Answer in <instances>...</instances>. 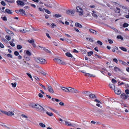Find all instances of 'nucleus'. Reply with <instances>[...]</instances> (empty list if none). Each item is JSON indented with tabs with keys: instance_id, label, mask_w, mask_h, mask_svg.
I'll return each mask as SVG.
<instances>
[{
	"instance_id": "nucleus-1",
	"label": "nucleus",
	"mask_w": 129,
	"mask_h": 129,
	"mask_svg": "<svg viewBox=\"0 0 129 129\" xmlns=\"http://www.w3.org/2000/svg\"><path fill=\"white\" fill-rule=\"evenodd\" d=\"M0 111L5 114L10 116H11L14 114L13 113L14 111H13V112L9 111L8 112H7L5 111H4L0 110Z\"/></svg>"
},
{
	"instance_id": "nucleus-2",
	"label": "nucleus",
	"mask_w": 129,
	"mask_h": 129,
	"mask_svg": "<svg viewBox=\"0 0 129 129\" xmlns=\"http://www.w3.org/2000/svg\"><path fill=\"white\" fill-rule=\"evenodd\" d=\"M37 111H39L40 112H44L45 110L41 106L38 104H37V106H35V108Z\"/></svg>"
},
{
	"instance_id": "nucleus-3",
	"label": "nucleus",
	"mask_w": 129,
	"mask_h": 129,
	"mask_svg": "<svg viewBox=\"0 0 129 129\" xmlns=\"http://www.w3.org/2000/svg\"><path fill=\"white\" fill-rule=\"evenodd\" d=\"M35 60L38 63L41 64H44L46 63V61L45 59L41 58H37Z\"/></svg>"
},
{
	"instance_id": "nucleus-4",
	"label": "nucleus",
	"mask_w": 129,
	"mask_h": 129,
	"mask_svg": "<svg viewBox=\"0 0 129 129\" xmlns=\"http://www.w3.org/2000/svg\"><path fill=\"white\" fill-rule=\"evenodd\" d=\"M121 98L123 100H125L127 99L129 100V96L127 95L125 93H123L121 94L120 95Z\"/></svg>"
},
{
	"instance_id": "nucleus-5",
	"label": "nucleus",
	"mask_w": 129,
	"mask_h": 129,
	"mask_svg": "<svg viewBox=\"0 0 129 129\" xmlns=\"http://www.w3.org/2000/svg\"><path fill=\"white\" fill-rule=\"evenodd\" d=\"M47 88L49 92L51 93H54V91L53 89L51 86L48 85H47Z\"/></svg>"
},
{
	"instance_id": "nucleus-6",
	"label": "nucleus",
	"mask_w": 129,
	"mask_h": 129,
	"mask_svg": "<svg viewBox=\"0 0 129 129\" xmlns=\"http://www.w3.org/2000/svg\"><path fill=\"white\" fill-rule=\"evenodd\" d=\"M94 110L95 112H98L100 114H103L104 112L103 110H101L95 106L94 107Z\"/></svg>"
},
{
	"instance_id": "nucleus-7",
	"label": "nucleus",
	"mask_w": 129,
	"mask_h": 129,
	"mask_svg": "<svg viewBox=\"0 0 129 129\" xmlns=\"http://www.w3.org/2000/svg\"><path fill=\"white\" fill-rule=\"evenodd\" d=\"M114 92L115 93L118 95H119L121 93V90L119 88L118 89L117 88L114 89Z\"/></svg>"
},
{
	"instance_id": "nucleus-8",
	"label": "nucleus",
	"mask_w": 129,
	"mask_h": 129,
	"mask_svg": "<svg viewBox=\"0 0 129 129\" xmlns=\"http://www.w3.org/2000/svg\"><path fill=\"white\" fill-rule=\"evenodd\" d=\"M17 3V4L18 5H20L22 6H23L24 4L22 1H18L16 2Z\"/></svg>"
},
{
	"instance_id": "nucleus-9",
	"label": "nucleus",
	"mask_w": 129,
	"mask_h": 129,
	"mask_svg": "<svg viewBox=\"0 0 129 129\" xmlns=\"http://www.w3.org/2000/svg\"><path fill=\"white\" fill-rule=\"evenodd\" d=\"M5 30L7 33L11 35H14L13 33L8 29L5 28Z\"/></svg>"
},
{
	"instance_id": "nucleus-10",
	"label": "nucleus",
	"mask_w": 129,
	"mask_h": 129,
	"mask_svg": "<svg viewBox=\"0 0 129 129\" xmlns=\"http://www.w3.org/2000/svg\"><path fill=\"white\" fill-rule=\"evenodd\" d=\"M67 13L70 15H71L72 14H74V12L73 11L67 10L66 11Z\"/></svg>"
},
{
	"instance_id": "nucleus-11",
	"label": "nucleus",
	"mask_w": 129,
	"mask_h": 129,
	"mask_svg": "<svg viewBox=\"0 0 129 129\" xmlns=\"http://www.w3.org/2000/svg\"><path fill=\"white\" fill-rule=\"evenodd\" d=\"M120 9L119 8L116 7V9H114V11L115 13H119L120 12Z\"/></svg>"
},
{
	"instance_id": "nucleus-12",
	"label": "nucleus",
	"mask_w": 129,
	"mask_h": 129,
	"mask_svg": "<svg viewBox=\"0 0 129 129\" xmlns=\"http://www.w3.org/2000/svg\"><path fill=\"white\" fill-rule=\"evenodd\" d=\"M75 25L76 27H78L79 28H82V25L78 23H76L75 24Z\"/></svg>"
},
{
	"instance_id": "nucleus-13",
	"label": "nucleus",
	"mask_w": 129,
	"mask_h": 129,
	"mask_svg": "<svg viewBox=\"0 0 129 129\" xmlns=\"http://www.w3.org/2000/svg\"><path fill=\"white\" fill-rule=\"evenodd\" d=\"M54 61L56 63L59 64L60 63V60L57 58H55L53 59Z\"/></svg>"
},
{
	"instance_id": "nucleus-14",
	"label": "nucleus",
	"mask_w": 129,
	"mask_h": 129,
	"mask_svg": "<svg viewBox=\"0 0 129 129\" xmlns=\"http://www.w3.org/2000/svg\"><path fill=\"white\" fill-rule=\"evenodd\" d=\"M82 94H86L88 95L89 94H90V92L88 91H82L81 92Z\"/></svg>"
},
{
	"instance_id": "nucleus-15",
	"label": "nucleus",
	"mask_w": 129,
	"mask_h": 129,
	"mask_svg": "<svg viewBox=\"0 0 129 129\" xmlns=\"http://www.w3.org/2000/svg\"><path fill=\"white\" fill-rule=\"evenodd\" d=\"M80 11H83V9L79 6H77L76 7V11L79 12Z\"/></svg>"
},
{
	"instance_id": "nucleus-16",
	"label": "nucleus",
	"mask_w": 129,
	"mask_h": 129,
	"mask_svg": "<svg viewBox=\"0 0 129 129\" xmlns=\"http://www.w3.org/2000/svg\"><path fill=\"white\" fill-rule=\"evenodd\" d=\"M61 88L64 91L66 92H69V88H66L63 87H61Z\"/></svg>"
},
{
	"instance_id": "nucleus-17",
	"label": "nucleus",
	"mask_w": 129,
	"mask_h": 129,
	"mask_svg": "<svg viewBox=\"0 0 129 129\" xmlns=\"http://www.w3.org/2000/svg\"><path fill=\"white\" fill-rule=\"evenodd\" d=\"M89 96L92 99H94V98H97L95 96V95L93 94H92V93L90 94Z\"/></svg>"
},
{
	"instance_id": "nucleus-18",
	"label": "nucleus",
	"mask_w": 129,
	"mask_h": 129,
	"mask_svg": "<svg viewBox=\"0 0 129 129\" xmlns=\"http://www.w3.org/2000/svg\"><path fill=\"white\" fill-rule=\"evenodd\" d=\"M68 88H69V92H71L74 93L75 92L74 91L75 90V89L70 87H68Z\"/></svg>"
},
{
	"instance_id": "nucleus-19",
	"label": "nucleus",
	"mask_w": 129,
	"mask_h": 129,
	"mask_svg": "<svg viewBox=\"0 0 129 129\" xmlns=\"http://www.w3.org/2000/svg\"><path fill=\"white\" fill-rule=\"evenodd\" d=\"M89 31L93 34H96V32L95 30L92 29H90L89 30Z\"/></svg>"
},
{
	"instance_id": "nucleus-20",
	"label": "nucleus",
	"mask_w": 129,
	"mask_h": 129,
	"mask_svg": "<svg viewBox=\"0 0 129 129\" xmlns=\"http://www.w3.org/2000/svg\"><path fill=\"white\" fill-rule=\"evenodd\" d=\"M66 56H67L68 57H73V55L70 53L69 52H67L66 53Z\"/></svg>"
},
{
	"instance_id": "nucleus-21",
	"label": "nucleus",
	"mask_w": 129,
	"mask_h": 129,
	"mask_svg": "<svg viewBox=\"0 0 129 129\" xmlns=\"http://www.w3.org/2000/svg\"><path fill=\"white\" fill-rule=\"evenodd\" d=\"M114 70L116 72H117L118 71H121L120 69L116 67H115L114 68Z\"/></svg>"
},
{
	"instance_id": "nucleus-22",
	"label": "nucleus",
	"mask_w": 129,
	"mask_h": 129,
	"mask_svg": "<svg viewBox=\"0 0 129 129\" xmlns=\"http://www.w3.org/2000/svg\"><path fill=\"white\" fill-rule=\"evenodd\" d=\"M5 12L8 14H11L13 13L10 10L8 9H6Z\"/></svg>"
},
{
	"instance_id": "nucleus-23",
	"label": "nucleus",
	"mask_w": 129,
	"mask_h": 129,
	"mask_svg": "<svg viewBox=\"0 0 129 129\" xmlns=\"http://www.w3.org/2000/svg\"><path fill=\"white\" fill-rule=\"evenodd\" d=\"M44 5L45 6L48 7L49 8H51L52 7V5L51 4H45Z\"/></svg>"
},
{
	"instance_id": "nucleus-24",
	"label": "nucleus",
	"mask_w": 129,
	"mask_h": 129,
	"mask_svg": "<svg viewBox=\"0 0 129 129\" xmlns=\"http://www.w3.org/2000/svg\"><path fill=\"white\" fill-rule=\"evenodd\" d=\"M19 11L20 12V14H24L25 15V11L23 10V9H20L19 10Z\"/></svg>"
},
{
	"instance_id": "nucleus-25",
	"label": "nucleus",
	"mask_w": 129,
	"mask_h": 129,
	"mask_svg": "<svg viewBox=\"0 0 129 129\" xmlns=\"http://www.w3.org/2000/svg\"><path fill=\"white\" fill-rule=\"evenodd\" d=\"M66 124L68 126H72V124L69 122L67 121H65Z\"/></svg>"
},
{
	"instance_id": "nucleus-26",
	"label": "nucleus",
	"mask_w": 129,
	"mask_h": 129,
	"mask_svg": "<svg viewBox=\"0 0 129 129\" xmlns=\"http://www.w3.org/2000/svg\"><path fill=\"white\" fill-rule=\"evenodd\" d=\"M93 54V52L91 51H90L89 52H87L88 55L89 56H91V55H92Z\"/></svg>"
},
{
	"instance_id": "nucleus-27",
	"label": "nucleus",
	"mask_w": 129,
	"mask_h": 129,
	"mask_svg": "<svg viewBox=\"0 0 129 129\" xmlns=\"http://www.w3.org/2000/svg\"><path fill=\"white\" fill-rule=\"evenodd\" d=\"M119 48L124 51L126 52L127 51V49L125 47H119Z\"/></svg>"
},
{
	"instance_id": "nucleus-28",
	"label": "nucleus",
	"mask_w": 129,
	"mask_h": 129,
	"mask_svg": "<svg viewBox=\"0 0 129 129\" xmlns=\"http://www.w3.org/2000/svg\"><path fill=\"white\" fill-rule=\"evenodd\" d=\"M53 16L54 17H55L56 18H59L61 17V15L59 14H55L53 15Z\"/></svg>"
},
{
	"instance_id": "nucleus-29",
	"label": "nucleus",
	"mask_w": 129,
	"mask_h": 129,
	"mask_svg": "<svg viewBox=\"0 0 129 129\" xmlns=\"http://www.w3.org/2000/svg\"><path fill=\"white\" fill-rule=\"evenodd\" d=\"M37 106V104H34L31 103L30 106L32 108H35V106Z\"/></svg>"
},
{
	"instance_id": "nucleus-30",
	"label": "nucleus",
	"mask_w": 129,
	"mask_h": 129,
	"mask_svg": "<svg viewBox=\"0 0 129 129\" xmlns=\"http://www.w3.org/2000/svg\"><path fill=\"white\" fill-rule=\"evenodd\" d=\"M129 25V24L127 23H125L123 24V26L124 27H127Z\"/></svg>"
},
{
	"instance_id": "nucleus-31",
	"label": "nucleus",
	"mask_w": 129,
	"mask_h": 129,
	"mask_svg": "<svg viewBox=\"0 0 129 129\" xmlns=\"http://www.w3.org/2000/svg\"><path fill=\"white\" fill-rule=\"evenodd\" d=\"M10 45L12 47H14L15 46V44L12 41H10L9 42Z\"/></svg>"
},
{
	"instance_id": "nucleus-32",
	"label": "nucleus",
	"mask_w": 129,
	"mask_h": 129,
	"mask_svg": "<svg viewBox=\"0 0 129 129\" xmlns=\"http://www.w3.org/2000/svg\"><path fill=\"white\" fill-rule=\"evenodd\" d=\"M46 113L48 115L50 116H52L53 115V114L52 113L49 112H47Z\"/></svg>"
},
{
	"instance_id": "nucleus-33",
	"label": "nucleus",
	"mask_w": 129,
	"mask_h": 129,
	"mask_svg": "<svg viewBox=\"0 0 129 129\" xmlns=\"http://www.w3.org/2000/svg\"><path fill=\"white\" fill-rule=\"evenodd\" d=\"M120 78L121 80L124 81H127L128 80V79L127 78L122 77H121Z\"/></svg>"
},
{
	"instance_id": "nucleus-34",
	"label": "nucleus",
	"mask_w": 129,
	"mask_h": 129,
	"mask_svg": "<svg viewBox=\"0 0 129 129\" xmlns=\"http://www.w3.org/2000/svg\"><path fill=\"white\" fill-rule=\"evenodd\" d=\"M5 38L7 40H10L11 39V37L7 35L5 36Z\"/></svg>"
},
{
	"instance_id": "nucleus-35",
	"label": "nucleus",
	"mask_w": 129,
	"mask_h": 129,
	"mask_svg": "<svg viewBox=\"0 0 129 129\" xmlns=\"http://www.w3.org/2000/svg\"><path fill=\"white\" fill-rule=\"evenodd\" d=\"M117 38L118 39H120L122 40H123V37L121 35H118L117 36Z\"/></svg>"
},
{
	"instance_id": "nucleus-36",
	"label": "nucleus",
	"mask_w": 129,
	"mask_h": 129,
	"mask_svg": "<svg viewBox=\"0 0 129 129\" xmlns=\"http://www.w3.org/2000/svg\"><path fill=\"white\" fill-rule=\"evenodd\" d=\"M26 54L28 56H30L31 55V53L29 52V50H27L26 51Z\"/></svg>"
},
{
	"instance_id": "nucleus-37",
	"label": "nucleus",
	"mask_w": 129,
	"mask_h": 129,
	"mask_svg": "<svg viewBox=\"0 0 129 129\" xmlns=\"http://www.w3.org/2000/svg\"><path fill=\"white\" fill-rule=\"evenodd\" d=\"M60 63H59V64H61L63 65H66V64L65 62L62 61V60H60Z\"/></svg>"
},
{
	"instance_id": "nucleus-38",
	"label": "nucleus",
	"mask_w": 129,
	"mask_h": 129,
	"mask_svg": "<svg viewBox=\"0 0 129 129\" xmlns=\"http://www.w3.org/2000/svg\"><path fill=\"white\" fill-rule=\"evenodd\" d=\"M28 41L31 44L33 43L34 42V41L32 39V40H28Z\"/></svg>"
},
{
	"instance_id": "nucleus-39",
	"label": "nucleus",
	"mask_w": 129,
	"mask_h": 129,
	"mask_svg": "<svg viewBox=\"0 0 129 129\" xmlns=\"http://www.w3.org/2000/svg\"><path fill=\"white\" fill-rule=\"evenodd\" d=\"M115 49L117 50V51H116V52L117 53H121V51L119 50L118 49L117 47H116L115 48Z\"/></svg>"
},
{
	"instance_id": "nucleus-40",
	"label": "nucleus",
	"mask_w": 129,
	"mask_h": 129,
	"mask_svg": "<svg viewBox=\"0 0 129 129\" xmlns=\"http://www.w3.org/2000/svg\"><path fill=\"white\" fill-rule=\"evenodd\" d=\"M40 125L43 127H45V125L42 123H39Z\"/></svg>"
},
{
	"instance_id": "nucleus-41",
	"label": "nucleus",
	"mask_w": 129,
	"mask_h": 129,
	"mask_svg": "<svg viewBox=\"0 0 129 129\" xmlns=\"http://www.w3.org/2000/svg\"><path fill=\"white\" fill-rule=\"evenodd\" d=\"M52 100L53 101H55L57 102H58L59 101V100L57 99H55L53 98H52Z\"/></svg>"
},
{
	"instance_id": "nucleus-42",
	"label": "nucleus",
	"mask_w": 129,
	"mask_h": 129,
	"mask_svg": "<svg viewBox=\"0 0 129 129\" xmlns=\"http://www.w3.org/2000/svg\"><path fill=\"white\" fill-rule=\"evenodd\" d=\"M22 48V46L19 45H17V48L18 49H21Z\"/></svg>"
},
{
	"instance_id": "nucleus-43",
	"label": "nucleus",
	"mask_w": 129,
	"mask_h": 129,
	"mask_svg": "<svg viewBox=\"0 0 129 129\" xmlns=\"http://www.w3.org/2000/svg\"><path fill=\"white\" fill-rule=\"evenodd\" d=\"M14 54L16 56H18L19 54V52L17 51H15L14 52Z\"/></svg>"
},
{
	"instance_id": "nucleus-44",
	"label": "nucleus",
	"mask_w": 129,
	"mask_h": 129,
	"mask_svg": "<svg viewBox=\"0 0 129 129\" xmlns=\"http://www.w3.org/2000/svg\"><path fill=\"white\" fill-rule=\"evenodd\" d=\"M11 84L12 86L13 87H15L16 86V82H15L14 83H11Z\"/></svg>"
},
{
	"instance_id": "nucleus-45",
	"label": "nucleus",
	"mask_w": 129,
	"mask_h": 129,
	"mask_svg": "<svg viewBox=\"0 0 129 129\" xmlns=\"http://www.w3.org/2000/svg\"><path fill=\"white\" fill-rule=\"evenodd\" d=\"M108 41L109 43L110 44H111L113 43V41L110 39H108Z\"/></svg>"
},
{
	"instance_id": "nucleus-46",
	"label": "nucleus",
	"mask_w": 129,
	"mask_h": 129,
	"mask_svg": "<svg viewBox=\"0 0 129 129\" xmlns=\"http://www.w3.org/2000/svg\"><path fill=\"white\" fill-rule=\"evenodd\" d=\"M114 87V88H116L115 87V85L114 84H111V86H110V88L112 89H113Z\"/></svg>"
},
{
	"instance_id": "nucleus-47",
	"label": "nucleus",
	"mask_w": 129,
	"mask_h": 129,
	"mask_svg": "<svg viewBox=\"0 0 129 129\" xmlns=\"http://www.w3.org/2000/svg\"><path fill=\"white\" fill-rule=\"evenodd\" d=\"M24 57L25 58V60L27 61H29L30 60V57Z\"/></svg>"
},
{
	"instance_id": "nucleus-48",
	"label": "nucleus",
	"mask_w": 129,
	"mask_h": 129,
	"mask_svg": "<svg viewBox=\"0 0 129 129\" xmlns=\"http://www.w3.org/2000/svg\"><path fill=\"white\" fill-rule=\"evenodd\" d=\"M112 82L113 83H115L117 82L116 80L114 79H112L111 80Z\"/></svg>"
},
{
	"instance_id": "nucleus-49",
	"label": "nucleus",
	"mask_w": 129,
	"mask_h": 129,
	"mask_svg": "<svg viewBox=\"0 0 129 129\" xmlns=\"http://www.w3.org/2000/svg\"><path fill=\"white\" fill-rule=\"evenodd\" d=\"M44 9L45 10V12L47 13L48 14H50L51 13L47 9Z\"/></svg>"
},
{
	"instance_id": "nucleus-50",
	"label": "nucleus",
	"mask_w": 129,
	"mask_h": 129,
	"mask_svg": "<svg viewBox=\"0 0 129 129\" xmlns=\"http://www.w3.org/2000/svg\"><path fill=\"white\" fill-rule=\"evenodd\" d=\"M39 84L41 87H42L45 90L46 89V88L45 87L44 85L42 84H41L40 83H39Z\"/></svg>"
},
{
	"instance_id": "nucleus-51",
	"label": "nucleus",
	"mask_w": 129,
	"mask_h": 129,
	"mask_svg": "<svg viewBox=\"0 0 129 129\" xmlns=\"http://www.w3.org/2000/svg\"><path fill=\"white\" fill-rule=\"evenodd\" d=\"M125 92L126 94V95L129 94V90L128 89H126L125 90Z\"/></svg>"
},
{
	"instance_id": "nucleus-52",
	"label": "nucleus",
	"mask_w": 129,
	"mask_h": 129,
	"mask_svg": "<svg viewBox=\"0 0 129 129\" xmlns=\"http://www.w3.org/2000/svg\"><path fill=\"white\" fill-rule=\"evenodd\" d=\"M78 12H79V15L80 16L82 15L83 14V11H80Z\"/></svg>"
},
{
	"instance_id": "nucleus-53",
	"label": "nucleus",
	"mask_w": 129,
	"mask_h": 129,
	"mask_svg": "<svg viewBox=\"0 0 129 129\" xmlns=\"http://www.w3.org/2000/svg\"><path fill=\"white\" fill-rule=\"evenodd\" d=\"M97 42L98 44H100V45H102L103 44L102 42L100 41H98Z\"/></svg>"
},
{
	"instance_id": "nucleus-54",
	"label": "nucleus",
	"mask_w": 129,
	"mask_h": 129,
	"mask_svg": "<svg viewBox=\"0 0 129 129\" xmlns=\"http://www.w3.org/2000/svg\"><path fill=\"white\" fill-rule=\"evenodd\" d=\"M20 32L23 33H25L26 32V30L24 29H23L22 30H20Z\"/></svg>"
},
{
	"instance_id": "nucleus-55",
	"label": "nucleus",
	"mask_w": 129,
	"mask_h": 129,
	"mask_svg": "<svg viewBox=\"0 0 129 129\" xmlns=\"http://www.w3.org/2000/svg\"><path fill=\"white\" fill-rule=\"evenodd\" d=\"M1 4L3 6H5L6 4L5 2L3 1H2L1 2Z\"/></svg>"
},
{
	"instance_id": "nucleus-56",
	"label": "nucleus",
	"mask_w": 129,
	"mask_h": 129,
	"mask_svg": "<svg viewBox=\"0 0 129 129\" xmlns=\"http://www.w3.org/2000/svg\"><path fill=\"white\" fill-rule=\"evenodd\" d=\"M85 76H88V77H91V74H90L89 73H86V74H85Z\"/></svg>"
},
{
	"instance_id": "nucleus-57",
	"label": "nucleus",
	"mask_w": 129,
	"mask_h": 129,
	"mask_svg": "<svg viewBox=\"0 0 129 129\" xmlns=\"http://www.w3.org/2000/svg\"><path fill=\"white\" fill-rule=\"evenodd\" d=\"M92 15L93 16L97 18L98 17L97 15L95 13H92Z\"/></svg>"
},
{
	"instance_id": "nucleus-58",
	"label": "nucleus",
	"mask_w": 129,
	"mask_h": 129,
	"mask_svg": "<svg viewBox=\"0 0 129 129\" xmlns=\"http://www.w3.org/2000/svg\"><path fill=\"white\" fill-rule=\"evenodd\" d=\"M2 19L4 21H6L7 20V18L6 16H4L3 17Z\"/></svg>"
},
{
	"instance_id": "nucleus-59",
	"label": "nucleus",
	"mask_w": 129,
	"mask_h": 129,
	"mask_svg": "<svg viewBox=\"0 0 129 129\" xmlns=\"http://www.w3.org/2000/svg\"><path fill=\"white\" fill-rule=\"evenodd\" d=\"M113 61L115 62L116 63H117V62L118 61L117 59L116 58H114L113 59Z\"/></svg>"
},
{
	"instance_id": "nucleus-60",
	"label": "nucleus",
	"mask_w": 129,
	"mask_h": 129,
	"mask_svg": "<svg viewBox=\"0 0 129 129\" xmlns=\"http://www.w3.org/2000/svg\"><path fill=\"white\" fill-rule=\"evenodd\" d=\"M52 110L53 111V112H54L55 113H56L57 114H58V112L57 110H56L53 109H52Z\"/></svg>"
},
{
	"instance_id": "nucleus-61",
	"label": "nucleus",
	"mask_w": 129,
	"mask_h": 129,
	"mask_svg": "<svg viewBox=\"0 0 129 129\" xmlns=\"http://www.w3.org/2000/svg\"><path fill=\"white\" fill-rule=\"evenodd\" d=\"M7 56L8 57H10L11 58H13V56H12V55L10 54H7Z\"/></svg>"
},
{
	"instance_id": "nucleus-62",
	"label": "nucleus",
	"mask_w": 129,
	"mask_h": 129,
	"mask_svg": "<svg viewBox=\"0 0 129 129\" xmlns=\"http://www.w3.org/2000/svg\"><path fill=\"white\" fill-rule=\"evenodd\" d=\"M121 106L122 107H127L126 104H121Z\"/></svg>"
},
{
	"instance_id": "nucleus-63",
	"label": "nucleus",
	"mask_w": 129,
	"mask_h": 129,
	"mask_svg": "<svg viewBox=\"0 0 129 129\" xmlns=\"http://www.w3.org/2000/svg\"><path fill=\"white\" fill-rule=\"evenodd\" d=\"M94 101L98 103H101V102L99 101L97 99H95L94 100Z\"/></svg>"
},
{
	"instance_id": "nucleus-64",
	"label": "nucleus",
	"mask_w": 129,
	"mask_h": 129,
	"mask_svg": "<svg viewBox=\"0 0 129 129\" xmlns=\"http://www.w3.org/2000/svg\"><path fill=\"white\" fill-rule=\"evenodd\" d=\"M26 74L30 78H31L32 76L30 74L27 73H26Z\"/></svg>"
}]
</instances>
